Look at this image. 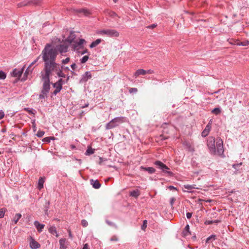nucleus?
<instances>
[{
  "mask_svg": "<svg viewBox=\"0 0 249 249\" xmlns=\"http://www.w3.org/2000/svg\"><path fill=\"white\" fill-rule=\"evenodd\" d=\"M42 59L44 62L43 70L44 73L41 76L50 78L53 73H55L60 67L59 64L55 62L57 55V50L52 47L50 44H47L42 52Z\"/></svg>",
  "mask_w": 249,
  "mask_h": 249,
  "instance_id": "1",
  "label": "nucleus"
},
{
  "mask_svg": "<svg viewBox=\"0 0 249 249\" xmlns=\"http://www.w3.org/2000/svg\"><path fill=\"white\" fill-rule=\"evenodd\" d=\"M207 146L210 152L213 155H217L221 157H224L223 142L220 138H217L215 140L213 137H209L207 139Z\"/></svg>",
  "mask_w": 249,
  "mask_h": 249,
  "instance_id": "2",
  "label": "nucleus"
},
{
  "mask_svg": "<svg viewBox=\"0 0 249 249\" xmlns=\"http://www.w3.org/2000/svg\"><path fill=\"white\" fill-rule=\"evenodd\" d=\"M43 82L42 89L39 96L40 99H44L47 96V94L50 89V78L41 76Z\"/></svg>",
  "mask_w": 249,
  "mask_h": 249,
  "instance_id": "3",
  "label": "nucleus"
},
{
  "mask_svg": "<svg viewBox=\"0 0 249 249\" xmlns=\"http://www.w3.org/2000/svg\"><path fill=\"white\" fill-rule=\"evenodd\" d=\"M125 118L124 117H116L111 120L106 125V129H110L117 126L119 124L125 122Z\"/></svg>",
  "mask_w": 249,
  "mask_h": 249,
  "instance_id": "4",
  "label": "nucleus"
},
{
  "mask_svg": "<svg viewBox=\"0 0 249 249\" xmlns=\"http://www.w3.org/2000/svg\"><path fill=\"white\" fill-rule=\"evenodd\" d=\"M96 33L98 35L106 36L108 37H118L119 36V32L114 29H103L98 30Z\"/></svg>",
  "mask_w": 249,
  "mask_h": 249,
  "instance_id": "5",
  "label": "nucleus"
},
{
  "mask_svg": "<svg viewBox=\"0 0 249 249\" xmlns=\"http://www.w3.org/2000/svg\"><path fill=\"white\" fill-rule=\"evenodd\" d=\"M154 164L156 165L157 168L161 170L164 173L167 174L168 176L170 177L173 176V172L169 171V168L161 161L160 160H156L154 162Z\"/></svg>",
  "mask_w": 249,
  "mask_h": 249,
  "instance_id": "6",
  "label": "nucleus"
},
{
  "mask_svg": "<svg viewBox=\"0 0 249 249\" xmlns=\"http://www.w3.org/2000/svg\"><path fill=\"white\" fill-rule=\"evenodd\" d=\"M154 164L156 165L157 168L161 170L164 173L167 174L168 176L170 177L173 176V172L169 171V168L161 161L160 160H156L154 162Z\"/></svg>",
  "mask_w": 249,
  "mask_h": 249,
  "instance_id": "7",
  "label": "nucleus"
},
{
  "mask_svg": "<svg viewBox=\"0 0 249 249\" xmlns=\"http://www.w3.org/2000/svg\"><path fill=\"white\" fill-rule=\"evenodd\" d=\"M64 84V81L62 79H60L58 81L53 84V87L55 88L53 94L56 95L59 93L62 89V86Z\"/></svg>",
  "mask_w": 249,
  "mask_h": 249,
  "instance_id": "8",
  "label": "nucleus"
},
{
  "mask_svg": "<svg viewBox=\"0 0 249 249\" xmlns=\"http://www.w3.org/2000/svg\"><path fill=\"white\" fill-rule=\"evenodd\" d=\"M85 42V40L83 39H80L78 41L71 42L72 45L74 50H78V49L82 48L83 43Z\"/></svg>",
  "mask_w": 249,
  "mask_h": 249,
  "instance_id": "9",
  "label": "nucleus"
},
{
  "mask_svg": "<svg viewBox=\"0 0 249 249\" xmlns=\"http://www.w3.org/2000/svg\"><path fill=\"white\" fill-rule=\"evenodd\" d=\"M25 68V66L21 69H15L12 72V75L14 77L19 78L22 75Z\"/></svg>",
  "mask_w": 249,
  "mask_h": 249,
  "instance_id": "10",
  "label": "nucleus"
},
{
  "mask_svg": "<svg viewBox=\"0 0 249 249\" xmlns=\"http://www.w3.org/2000/svg\"><path fill=\"white\" fill-rule=\"evenodd\" d=\"M182 236L183 237H187L191 235L190 231V226L188 224L186 225L181 233Z\"/></svg>",
  "mask_w": 249,
  "mask_h": 249,
  "instance_id": "11",
  "label": "nucleus"
},
{
  "mask_svg": "<svg viewBox=\"0 0 249 249\" xmlns=\"http://www.w3.org/2000/svg\"><path fill=\"white\" fill-rule=\"evenodd\" d=\"M184 188L187 189V190H183L184 192H187L189 193H193V191L192 190L193 189H200L199 187H196V185H184Z\"/></svg>",
  "mask_w": 249,
  "mask_h": 249,
  "instance_id": "12",
  "label": "nucleus"
},
{
  "mask_svg": "<svg viewBox=\"0 0 249 249\" xmlns=\"http://www.w3.org/2000/svg\"><path fill=\"white\" fill-rule=\"evenodd\" d=\"M211 123L209 122L205 127L204 130L202 132L201 136L203 137L207 136L210 132V131L211 130Z\"/></svg>",
  "mask_w": 249,
  "mask_h": 249,
  "instance_id": "13",
  "label": "nucleus"
},
{
  "mask_svg": "<svg viewBox=\"0 0 249 249\" xmlns=\"http://www.w3.org/2000/svg\"><path fill=\"white\" fill-rule=\"evenodd\" d=\"M92 77L91 72L90 71H86L82 76L80 80L81 82H86L89 79H90Z\"/></svg>",
  "mask_w": 249,
  "mask_h": 249,
  "instance_id": "14",
  "label": "nucleus"
},
{
  "mask_svg": "<svg viewBox=\"0 0 249 249\" xmlns=\"http://www.w3.org/2000/svg\"><path fill=\"white\" fill-rule=\"evenodd\" d=\"M68 242L65 238H61L59 240L60 249H66Z\"/></svg>",
  "mask_w": 249,
  "mask_h": 249,
  "instance_id": "15",
  "label": "nucleus"
},
{
  "mask_svg": "<svg viewBox=\"0 0 249 249\" xmlns=\"http://www.w3.org/2000/svg\"><path fill=\"white\" fill-rule=\"evenodd\" d=\"M90 182L91 185H92L93 187L96 189L100 188L101 186V183L97 179L94 180L93 179H90Z\"/></svg>",
  "mask_w": 249,
  "mask_h": 249,
  "instance_id": "16",
  "label": "nucleus"
},
{
  "mask_svg": "<svg viewBox=\"0 0 249 249\" xmlns=\"http://www.w3.org/2000/svg\"><path fill=\"white\" fill-rule=\"evenodd\" d=\"M40 244L33 239H31L30 243V247L32 249H37L40 247Z\"/></svg>",
  "mask_w": 249,
  "mask_h": 249,
  "instance_id": "17",
  "label": "nucleus"
},
{
  "mask_svg": "<svg viewBox=\"0 0 249 249\" xmlns=\"http://www.w3.org/2000/svg\"><path fill=\"white\" fill-rule=\"evenodd\" d=\"M34 225L39 232H41L45 227V225L39 223L38 221H35Z\"/></svg>",
  "mask_w": 249,
  "mask_h": 249,
  "instance_id": "18",
  "label": "nucleus"
},
{
  "mask_svg": "<svg viewBox=\"0 0 249 249\" xmlns=\"http://www.w3.org/2000/svg\"><path fill=\"white\" fill-rule=\"evenodd\" d=\"M107 15L109 17L114 18L116 19L117 18H120V17L118 16V15L114 11H108L107 12Z\"/></svg>",
  "mask_w": 249,
  "mask_h": 249,
  "instance_id": "19",
  "label": "nucleus"
},
{
  "mask_svg": "<svg viewBox=\"0 0 249 249\" xmlns=\"http://www.w3.org/2000/svg\"><path fill=\"white\" fill-rule=\"evenodd\" d=\"M49 231L51 234L55 235L56 237H58L59 235L57 233L56 229L55 226H51L49 228Z\"/></svg>",
  "mask_w": 249,
  "mask_h": 249,
  "instance_id": "20",
  "label": "nucleus"
},
{
  "mask_svg": "<svg viewBox=\"0 0 249 249\" xmlns=\"http://www.w3.org/2000/svg\"><path fill=\"white\" fill-rule=\"evenodd\" d=\"M102 40L100 38L97 39L96 40L93 41L90 45H89V47L90 48H93L96 47L98 45H99L101 42Z\"/></svg>",
  "mask_w": 249,
  "mask_h": 249,
  "instance_id": "21",
  "label": "nucleus"
},
{
  "mask_svg": "<svg viewBox=\"0 0 249 249\" xmlns=\"http://www.w3.org/2000/svg\"><path fill=\"white\" fill-rule=\"evenodd\" d=\"M141 170H142L144 172H148L149 174H153L155 172V169L153 167H143L141 166Z\"/></svg>",
  "mask_w": 249,
  "mask_h": 249,
  "instance_id": "22",
  "label": "nucleus"
},
{
  "mask_svg": "<svg viewBox=\"0 0 249 249\" xmlns=\"http://www.w3.org/2000/svg\"><path fill=\"white\" fill-rule=\"evenodd\" d=\"M130 195L131 196L137 198L140 195V191L138 189L130 192Z\"/></svg>",
  "mask_w": 249,
  "mask_h": 249,
  "instance_id": "23",
  "label": "nucleus"
},
{
  "mask_svg": "<svg viewBox=\"0 0 249 249\" xmlns=\"http://www.w3.org/2000/svg\"><path fill=\"white\" fill-rule=\"evenodd\" d=\"M78 12L82 13L86 16H88L91 14L90 11L87 9H81L78 10Z\"/></svg>",
  "mask_w": 249,
  "mask_h": 249,
  "instance_id": "24",
  "label": "nucleus"
},
{
  "mask_svg": "<svg viewBox=\"0 0 249 249\" xmlns=\"http://www.w3.org/2000/svg\"><path fill=\"white\" fill-rule=\"evenodd\" d=\"M58 50L61 53H66L68 50V46L64 44L61 45L58 48Z\"/></svg>",
  "mask_w": 249,
  "mask_h": 249,
  "instance_id": "25",
  "label": "nucleus"
},
{
  "mask_svg": "<svg viewBox=\"0 0 249 249\" xmlns=\"http://www.w3.org/2000/svg\"><path fill=\"white\" fill-rule=\"evenodd\" d=\"M44 178H40L38 182V189L41 190L43 188V184L44 183Z\"/></svg>",
  "mask_w": 249,
  "mask_h": 249,
  "instance_id": "26",
  "label": "nucleus"
},
{
  "mask_svg": "<svg viewBox=\"0 0 249 249\" xmlns=\"http://www.w3.org/2000/svg\"><path fill=\"white\" fill-rule=\"evenodd\" d=\"M153 73V71L151 70H144L143 69H141V75H145L146 74L151 75Z\"/></svg>",
  "mask_w": 249,
  "mask_h": 249,
  "instance_id": "27",
  "label": "nucleus"
},
{
  "mask_svg": "<svg viewBox=\"0 0 249 249\" xmlns=\"http://www.w3.org/2000/svg\"><path fill=\"white\" fill-rule=\"evenodd\" d=\"M58 76L60 77H65V74L62 71V67H60L59 69L58 70V71H56L55 73Z\"/></svg>",
  "mask_w": 249,
  "mask_h": 249,
  "instance_id": "28",
  "label": "nucleus"
},
{
  "mask_svg": "<svg viewBox=\"0 0 249 249\" xmlns=\"http://www.w3.org/2000/svg\"><path fill=\"white\" fill-rule=\"evenodd\" d=\"M220 222V220H206L204 224L205 225H208L212 224H217Z\"/></svg>",
  "mask_w": 249,
  "mask_h": 249,
  "instance_id": "29",
  "label": "nucleus"
},
{
  "mask_svg": "<svg viewBox=\"0 0 249 249\" xmlns=\"http://www.w3.org/2000/svg\"><path fill=\"white\" fill-rule=\"evenodd\" d=\"M211 112L214 115H217L221 113V109L220 107H215L212 110Z\"/></svg>",
  "mask_w": 249,
  "mask_h": 249,
  "instance_id": "30",
  "label": "nucleus"
},
{
  "mask_svg": "<svg viewBox=\"0 0 249 249\" xmlns=\"http://www.w3.org/2000/svg\"><path fill=\"white\" fill-rule=\"evenodd\" d=\"M237 45L243 46H248L249 45V41H238V43H237Z\"/></svg>",
  "mask_w": 249,
  "mask_h": 249,
  "instance_id": "31",
  "label": "nucleus"
},
{
  "mask_svg": "<svg viewBox=\"0 0 249 249\" xmlns=\"http://www.w3.org/2000/svg\"><path fill=\"white\" fill-rule=\"evenodd\" d=\"M94 153V149H92L91 147H88L86 152V155H90Z\"/></svg>",
  "mask_w": 249,
  "mask_h": 249,
  "instance_id": "32",
  "label": "nucleus"
},
{
  "mask_svg": "<svg viewBox=\"0 0 249 249\" xmlns=\"http://www.w3.org/2000/svg\"><path fill=\"white\" fill-rule=\"evenodd\" d=\"M21 214L20 213H17L15 215V216L13 219V221L14 222L15 224H16L18 222V221L21 218Z\"/></svg>",
  "mask_w": 249,
  "mask_h": 249,
  "instance_id": "33",
  "label": "nucleus"
},
{
  "mask_svg": "<svg viewBox=\"0 0 249 249\" xmlns=\"http://www.w3.org/2000/svg\"><path fill=\"white\" fill-rule=\"evenodd\" d=\"M216 239V236L215 235L212 234L210 235L209 237H208L206 240V243H209L211 240H215Z\"/></svg>",
  "mask_w": 249,
  "mask_h": 249,
  "instance_id": "34",
  "label": "nucleus"
},
{
  "mask_svg": "<svg viewBox=\"0 0 249 249\" xmlns=\"http://www.w3.org/2000/svg\"><path fill=\"white\" fill-rule=\"evenodd\" d=\"M228 41H229V43L231 45H237V43H238V42L240 41L238 39L231 38V39H228Z\"/></svg>",
  "mask_w": 249,
  "mask_h": 249,
  "instance_id": "35",
  "label": "nucleus"
},
{
  "mask_svg": "<svg viewBox=\"0 0 249 249\" xmlns=\"http://www.w3.org/2000/svg\"><path fill=\"white\" fill-rule=\"evenodd\" d=\"M54 139L55 138L53 137H47L43 139V141L47 142H50L51 140H54Z\"/></svg>",
  "mask_w": 249,
  "mask_h": 249,
  "instance_id": "36",
  "label": "nucleus"
},
{
  "mask_svg": "<svg viewBox=\"0 0 249 249\" xmlns=\"http://www.w3.org/2000/svg\"><path fill=\"white\" fill-rule=\"evenodd\" d=\"M39 59V56H38L36 60H35L30 65V66L28 67V68L27 69L26 71H25V74H26L27 72V71H29L30 70V68L31 67V66L32 65H33L34 64L36 63L38 61V59Z\"/></svg>",
  "mask_w": 249,
  "mask_h": 249,
  "instance_id": "37",
  "label": "nucleus"
},
{
  "mask_svg": "<svg viewBox=\"0 0 249 249\" xmlns=\"http://www.w3.org/2000/svg\"><path fill=\"white\" fill-rule=\"evenodd\" d=\"M6 77V73L2 71H0V79L4 80Z\"/></svg>",
  "mask_w": 249,
  "mask_h": 249,
  "instance_id": "38",
  "label": "nucleus"
},
{
  "mask_svg": "<svg viewBox=\"0 0 249 249\" xmlns=\"http://www.w3.org/2000/svg\"><path fill=\"white\" fill-rule=\"evenodd\" d=\"M147 221L145 220L143 221L142 225H141V230L145 231L147 227Z\"/></svg>",
  "mask_w": 249,
  "mask_h": 249,
  "instance_id": "39",
  "label": "nucleus"
},
{
  "mask_svg": "<svg viewBox=\"0 0 249 249\" xmlns=\"http://www.w3.org/2000/svg\"><path fill=\"white\" fill-rule=\"evenodd\" d=\"M6 211L5 208H1L0 209V218L4 217Z\"/></svg>",
  "mask_w": 249,
  "mask_h": 249,
  "instance_id": "40",
  "label": "nucleus"
},
{
  "mask_svg": "<svg viewBox=\"0 0 249 249\" xmlns=\"http://www.w3.org/2000/svg\"><path fill=\"white\" fill-rule=\"evenodd\" d=\"M88 59L89 56L88 55H85L81 58L80 62L81 63H85L88 61Z\"/></svg>",
  "mask_w": 249,
  "mask_h": 249,
  "instance_id": "41",
  "label": "nucleus"
},
{
  "mask_svg": "<svg viewBox=\"0 0 249 249\" xmlns=\"http://www.w3.org/2000/svg\"><path fill=\"white\" fill-rule=\"evenodd\" d=\"M45 134V132L43 131L39 130L37 132L36 136L39 137H42Z\"/></svg>",
  "mask_w": 249,
  "mask_h": 249,
  "instance_id": "42",
  "label": "nucleus"
},
{
  "mask_svg": "<svg viewBox=\"0 0 249 249\" xmlns=\"http://www.w3.org/2000/svg\"><path fill=\"white\" fill-rule=\"evenodd\" d=\"M129 91L130 93H136L138 91V89L136 88H132L129 89Z\"/></svg>",
  "mask_w": 249,
  "mask_h": 249,
  "instance_id": "43",
  "label": "nucleus"
},
{
  "mask_svg": "<svg viewBox=\"0 0 249 249\" xmlns=\"http://www.w3.org/2000/svg\"><path fill=\"white\" fill-rule=\"evenodd\" d=\"M81 224L83 227H86L88 225V223L87 220L83 219L81 221Z\"/></svg>",
  "mask_w": 249,
  "mask_h": 249,
  "instance_id": "44",
  "label": "nucleus"
},
{
  "mask_svg": "<svg viewBox=\"0 0 249 249\" xmlns=\"http://www.w3.org/2000/svg\"><path fill=\"white\" fill-rule=\"evenodd\" d=\"M118 240V237L114 235L110 238V241H117Z\"/></svg>",
  "mask_w": 249,
  "mask_h": 249,
  "instance_id": "45",
  "label": "nucleus"
},
{
  "mask_svg": "<svg viewBox=\"0 0 249 249\" xmlns=\"http://www.w3.org/2000/svg\"><path fill=\"white\" fill-rule=\"evenodd\" d=\"M4 113L2 110H0V120L2 119L4 117Z\"/></svg>",
  "mask_w": 249,
  "mask_h": 249,
  "instance_id": "46",
  "label": "nucleus"
},
{
  "mask_svg": "<svg viewBox=\"0 0 249 249\" xmlns=\"http://www.w3.org/2000/svg\"><path fill=\"white\" fill-rule=\"evenodd\" d=\"M70 61V58L67 57L66 59L62 60V63L65 64Z\"/></svg>",
  "mask_w": 249,
  "mask_h": 249,
  "instance_id": "47",
  "label": "nucleus"
},
{
  "mask_svg": "<svg viewBox=\"0 0 249 249\" xmlns=\"http://www.w3.org/2000/svg\"><path fill=\"white\" fill-rule=\"evenodd\" d=\"M175 198L174 197H172L170 198V204L173 206L175 201Z\"/></svg>",
  "mask_w": 249,
  "mask_h": 249,
  "instance_id": "48",
  "label": "nucleus"
},
{
  "mask_svg": "<svg viewBox=\"0 0 249 249\" xmlns=\"http://www.w3.org/2000/svg\"><path fill=\"white\" fill-rule=\"evenodd\" d=\"M192 216V213H186V217L188 219H190L191 218Z\"/></svg>",
  "mask_w": 249,
  "mask_h": 249,
  "instance_id": "49",
  "label": "nucleus"
},
{
  "mask_svg": "<svg viewBox=\"0 0 249 249\" xmlns=\"http://www.w3.org/2000/svg\"><path fill=\"white\" fill-rule=\"evenodd\" d=\"M106 223L109 226H114V224L113 222H111V221H109V220H106Z\"/></svg>",
  "mask_w": 249,
  "mask_h": 249,
  "instance_id": "50",
  "label": "nucleus"
},
{
  "mask_svg": "<svg viewBox=\"0 0 249 249\" xmlns=\"http://www.w3.org/2000/svg\"><path fill=\"white\" fill-rule=\"evenodd\" d=\"M68 233H69V238L72 239V237H73V236H72V234L71 233V230H68Z\"/></svg>",
  "mask_w": 249,
  "mask_h": 249,
  "instance_id": "51",
  "label": "nucleus"
},
{
  "mask_svg": "<svg viewBox=\"0 0 249 249\" xmlns=\"http://www.w3.org/2000/svg\"><path fill=\"white\" fill-rule=\"evenodd\" d=\"M83 249H89V246L88 244H85L84 245Z\"/></svg>",
  "mask_w": 249,
  "mask_h": 249,
  "instance_id": "52",
  "label": "nucleus"
},
{
  "mask_svg": "<svg viewBox=\"0 0 249 249\" xmlns=\"http://www.w3.org/2000/svg\"><path fill=\"white\" fill-rule=\"evenodd\" d=\"M71 67L73 70H74L76 68V64L75 63H73L71 65Z\"/></svg>",
  "mask_w": 249,
  "mask_h": 249,
  "instance_id": "53",
  "label": "nucleus"
},
{
  "mask_svg": "<svg viewBox=\"0 0 249 249\" xmlns=\"http://www.w3.org/2000/svg\"><path fill=\"white\" fill-rule=\"evenodd\" d=\"M168 188L170 190H176L177 189L176 188H175V187H174L173 186H169L168 187Z\"/></svg>",
  "mask_w": 249,
  "mask_h": 249,
  "instance_id": "54",
  "label": "nucleus"
},
{
  "mask_svg": "<svg viewBox=\"0 0 249 249\" xmlns=\"http://www.w3.org/2000/svg\"><path fill=\"white\" fill-rule=\"evenodd\" d=\"M156 26V25L153 24L150 26H147V28L153 29Z\"/></svg>",
  "mask_w": 249,
  "mask_h": 249,
  "instance_id": "55",
  "label": "nucleus"
},
{
  "mask_svg": "<svg viewBox=\"0 0 249 249\" xmlns=\"http://www.w3.org/2000/svg\"><path fill=\"white\" fill-rule=\"evenodd\" d=\"M241 164H242V162H241V163H239V164H233V165H232V166H233V167L234 168H236V167H238V166H239L241 165Z\"/></svg>",
  "mask_w": 249,
  "mask_h": 249,
  "instance_id": "56",
  "label": "nucleus"
},
{
  "mask_svg": "<svg viewBox=\"0 0 249 249\" xmlns=\"http://www.w3.org/2000/svg\"><path fill=\"white\" fill-rule=\"evenodd\" d=\"M25 110H27L28 112L30 113H33L32 112V110L31 109L29 108H25Z\"/></svg>",
  "mask_w": 249,
  "mask_h": 249,
  "instance_id": "57",
  "label": "nucleus"
},
{
  "mask_svg": "<svg viewBox=\"0 0 249 249\" xmlns=\"http://www.w3.org/2000/svg\"><path fill=\"white\" fill-rule=\"evenodd\" d=\"M221 91H222V89H220L216 91H215V92H214L213 93H211V94L213 95V94H215V93H218L220 92ZM209 94H210V93H209Z\"/></svg>",
  "mask_w": 249,
  "mask_h": 249,
  "instance_id": "58",
  "label": "nucleus"
},
{
  "mask_svg": "<svg viewBox=\"0 0 249 249\" xmlns=\"http://www.w3.org/2000/svg\"><path fill=\"white\" fill-rule=\"evenodd\" d=\"M33 126L34 127V130L35 131L36 130V124H35V122H34L33 123Z\"/></svg>",
  "mask_w": 249,
  "mask_h": 249,
  "instance_id": "59",
  "label": "nucleus"
},
{
  "mask_svg": "<svg viewBox=\"0 0 249 249\" xmlns=\"http://www.w3.org/2000/svg\"><path fill=\"white\" fill-rule=\"evenodd\" d=\"M140 73V70H138L136 72V74L137 75H139V74Z\"/></svg>",
  "mask_w": 249,
  "mask_h": 249,
  "instance_id": "60",
  "label": "nucleus"
},
{
  "mask_svg": "<svg viewBox=\"0 0 249 249\" xmlns=\"http://www.w3.org/2000/svg\"><path fill=\"white\" fill-rule=\"evenodd\" d=\"M145 77H146L147 79H150V78H152L151 76H149V75H148V76H146Z\"/></svg>",
  "mask_w": 249,
  "mask_h": 249,
  "instance_id": "61",
  "label": "nucleus"
},
{
  "mask_svg": "<svg viewBox=\"0 0 249 249\" xmlns=\"http://www.w3.org/2000/svg\"><path fill=\"white\" fill-rule=\"evenodd\" d=\"M89 106V104H87L86 105H85L84 107H82V108H85L86 107H88Z\"/></svg>",
  "mask_w": 249,
  "mask_h": 249,
  "instance_id": "62",
  "label": "nucleus"
},
{
  "mask_svg": "<svg viewBox=\"0 0 249 249\" xmlns=\"http://www.w3.org/2000/svg\"><path fill=\"white\" fill-rule=\"evenodd\" d=\"M87 50H85L84 51H83V52L82 53V54H84L85 53H87Z\"/></svg>",
  "mask_w": 249,
  "mask_h": 249,
  "instance_id": "63",
  "label": "nucleus"
},
{
  "mask_svg": "<svg viewBox=\"0 0 249 249\" xmlns=\"http://www.w3.org/2000/svg\"><path fill=\"white\" fill-rule=\"evenodd\" d=\"M215 98H216V99H219V100H221V97H219L218 96H216V97H215Z\"/></svg>",
  "mask_w": 249,
  "mask_h": 249,
  "instance_id": "64",
  "label": "nucleus"
}]
</instances>
